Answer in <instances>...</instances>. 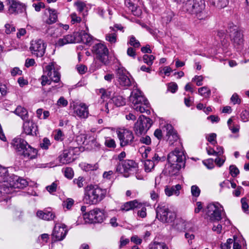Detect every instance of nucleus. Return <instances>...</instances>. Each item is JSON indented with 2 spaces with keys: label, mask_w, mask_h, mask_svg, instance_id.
<instances>
[{
  "label": "nucleus",
  "mask_w": 249,
  "mask_h": 249,
  "mask_svg": "<svg viewBox=\"0 0 249 249\" xmlns=\"http://www.w3.org/2000/svg\"><path fill=\"white\" fill-rule=\"evenodd\" d=\"M185 160L183 151L179 149H175L168 155V164L165 168L166 173L171 176L176 175L181 167L184 166Z\"/></svg>",
  "instance_id": "1"
},
{
  "label": "nucleus",
  "mask_w": 249,
  "mask_h": 249,
  "mask_svg": "<svg viewBox=\"0 0 249 249\" xmlns=\"http://www.w3.org/2000/svg\"><path fill=\"white\" fill-rule=\"evenodd\" d=\"M107 193V189L90 184L85 188L83 201L87 204L96 205L106 197Z\"/></svg>",
  "instance_id": "2"
},
{
  "label": "nucleus",
  "mask_w": 249,
  "mask_h": 249,
  "mask_svg": "<svg viewBox=\"0 0 249 249\" xmlns=\"http://www.w3.org/2000/svg\"><path fill=\"white\" fill-rule=\"evenodd\" d=\"M205 8L204 0H187L183 3L181 10L189 14L195 15L198 19L201 20L207 17Z\"/></svg>",
  "instance_id": "3"
},
{
  "label": "nucleus",
  "mask_w": 249,
  "mask_h": 249,
  "mask_svg": "<svg viewBox=\"0 0 249 249\" xmlns=\"http://www.w3.org/2000/svg\"><path fill=\"white\" fill-rule=\"evenodd\" d=\"M129 100L134 110L140 113L146 112L147 114H150L149 102L141 91L134 90L131 92Z\"/></svg>",
  "instance_id": "4"
},
{
  "label": "nucleus",
  "mask_w": 249,
  "mask_h": 249,
  "mask_svg": "<svg viewBox=\"0 0 249 249\" xmlns=\"http://www.w3.org/2000/svg\"><path fill=\"white\" fill-rule=\"evenodd\" d=\"M14 148L17 151L20 152L24 158L32 160L36 158L37 150L32 147L24 140L20 138H16L13 140L12 143Z\"/></svg>",
  "instance_id": "5"
},
{
  "label": "nucleus",
  "mask_w": 249,
  "mask_h": 249,
  "mask_svg": "<svg viewBox=\"0 0 249 249\" xmlns=\"http://www.w3.org/2000/svg\"><path fill=\"white\" fill-rule=\"evenodd\" d=\"M156 217L163 223H171L175 220L176 214L169 209L167 205L161 204L156 208Z\"/></svg>",
  "instance_id": "6"
},
{
  "label": "nucleus",
  "mask_w": 249,
  "mask_h": 249,
  "mask_svg": "<svg viewBox=\"0 0 249 249\" xmlns=\"http://www.w3.org/2000/svg\"><path fill=\"white\" fill-rule=\"evenodd\" d=\"M223 207L218 202L210 203L207 206L206 214L212 221H219L222 218Z\"/></svg>",
  "instance_id": "7"
},
{
  "label": "nucleus",
  "mask_w": 249,
  "mask_h": 249,
  "mask_svg": "<svg viewBox=\"0 0 249 249\" xmlns=\"http://www.w3.org/2000/svg\"><path fill=\"white\" fill-rule=\"evenodd\" d=\"M83 215L84 219L89 223H102L106 218L105 211L99 208H95Z\"/></svg>",
  "instance_id": "8"
},
{
  "label": "nucleus",
  "mask_w": 249,
  "mask_h": 249,
  "mask_svg": "<svg viewBox=\"0 0 249 249\" xmlns=\"http://www.w3.org/2000/svg\"><path fill=\"white\" fill-rule=\"evenodd\" d=\"M227 32L229 33L234 47L238 49H241L243 44V35L238 27L235 25H230Z\"/></svg>",
  "instance_id": "9"
},
{
  "label": "nucleus",
  "mask_w": 249,
  "mask_h": 249,
  "mask_svg": "<svg viewBox=\"0 0 249 249\" xmlns=\"http://www.w3.org/2000/svg\"><path fill=\"white\" fill-rule=\"evenodd\" d=\"M152 120L144 115H141L134 125V131L138 135L145 133L152 124Z\"/></svg>",
  "instance_id": "10"
},
{
  "label": "nucleus",
  "mask_w": 249,
  "mask_h": 249,
  "mask_svg": "<svg viewBox=\"0 0 249 249\" xmlns=\"http://www.w3.org/2000/svg\"><path fill=\"white\" fill-rule=\"evenodd\" d=\"M92 51L102 64L107 65L109 63L108 50L106 45L102 43L96 44L93 46Z\"/></svg>",
  "instance_id": "11"
},
{
  "label": "nucleus",
  "mask_w": 249,
  "mask_h": 249,
  "mask_svg": "<svg viewBox=\"0 0 249 249\" xmlns=\"http://www.w3.org/2000/svg\"><path fill=\"white\" fill-rule=\"evenodd\" d=\"M138 167L137 163L133 160H123L118 164L116 171L121 174H127L130 171L136 170ZM124 177H128V175H124Z\"/></svg>",
  "instance_id": "12"
},
{
  "label": "nucleus",
  "mask_w": 249,
  "mask_h": 249,
  "mask_svg": "<svg viewBox=\"0 0 249 249\" xmlns=\"http://www.w3.org/2000/svg\"><path fill=\"white\" fill-rule=\"evenodd\" d=\"M46 48L43 40L38 39L31 41L29 50L33 55L40 57L44 55Z\"/></svg>",
  "instance_id": "13"
},
{
  "label": "nucleus",
  "mask_w": 249,
  "mask_h": 249,
  "mask_svg": "<svg viewBox=\"0 0 249 249\" xmlns=\"http://www.w3.org/2000/svg\"><path fill=\"white\" fill-rule=\"evenodd\" d=\"M118 137L121 146L130 145L134 141V135L132 131L124 129L118 131Z\"/></svg>",
  "instance_id": "14"
},
{
  "label": "nucleus",
  "mask_w": 249,
  "mask_h": 249,
  "mask_svg": "<svg viewBox=\"0 0 249 249\" xmlns=\"http://www.w3.org/2000/svg\"><path fill=\"white\" fill-rule=\"evenodd\" d=\"M67 232L66 225L62 224H56L52 234V240L54 242L61 241L64 239Z\"/></svg>",
  "instance_id": "15"
},
{
  "label": "nucleus",
  "mask_w": 249,
  "mask_h": 249,
  "mask_svg": "<svg viewBox=\"0 0 249 249\" xmlns=\"http://www.w3.org/2000/svg\"><path fill=\"white\" fill-rule=\"evenodd\" d=\"M44 74H46L52 81L55 83L58 82L60 80V74L54 68V63H51L47 65L44 70Z\"/></svg>",
  "instance_id": "16"
},
{
  "label": "nucleus",
  "mask_w": 249,
  "mask_h": 249,
  "mask_svg": "<svg viewBox=\"0 0 249 249\" xmlns=\"http://www.w3.org/2000/svg\"><path fill=\"white\" fill-rule=\"evenodd\" d=\"M8 12L11 14H17L24 10V6L16 0H6Z\"/></svg>",
  "instance_id": "17"
},
{
  "label": "nucleus",
  "mask_w": 249,
  "mask_h": 249,
  "mask_svg": "<svg viewBox=\"0 0 249 249\" xmlns=\"http://www.w3.org/2000/svg\"><path fill=\"white\" fill-rule=\"evenodd\" d=\"M74 113L81 119H86L89 115L88 107L83 103L73 106Z\"/></svg>",
  "instance_id": "18"
},
{
  "label": "nucleus",
  "mask_w": 249,
  "mask_h": 249,
  "mask_svg": "<svg viewBox=\"0 0 249 249\" xmlns=\"http://www.w3.org/2000/svg\"><path fill=\"white\" fill-rule=\"evenodd\" d=\"M23 132L28 135H37V126L33 121H24L23 124Z\"/></svg>",
  "instance_id": "19"
},
{
  "label": "nucleus",
  "mask_w": 249,
  "mask_h": 249,
  "mask_svg": "<svg viewBox=\"0 0 249 249\" xmlns=\"http://www.w3.org/2000/svg\"><path fill=\"white\" fill-rule=\"evenodd\" d=\"M58 160L62 164H68L74 160L73 149H66L58 157Z\"/></svg>",
  "instance_id": "20"
},
{
  "label": "nucleus",
  "mask_w": 249,
  "mask_h": 249,
  "mask_svg": "<svg viewBox=\"0 0 249 249\" xmlns=\"http://www.w3.org/2000/svg\"><path fill=\"white\" fill-rule=\"evenodd\" d=\"M117 75L120 85L123 87H129L131 85L130 79L125 75V71L123 68L117 70Z\"/></svg>",
  "instance_id": "21"
},
{
  "label": "nucleus",
  "mask_w": 249,
  "mask_h": 249,
  "mask_svg": "<svg viewBox=\"0 0 249 249\" xmlns=\"http://www.w3.org/2000/svg\"><path fill=\"white\" fill-rule=\"evenodd\" d=\"M165 128L166 130L167 141L169 142V144L172 145L178 140V136L172 125L167 124L165 126Z\"/></svg>",
  "instance_id": "22"
},
{
  "label": "nucleus",
  "mask_w": 249,
  "mask_h": 249,
  "mask_svg": "<svg viewBox=\"0 0 249 249\" xmlns=\"http://www.w3.org/2000/svg\"><path fill=\"white\" fill-rule=\"evenodd\" d=\"M76 43L83 42L85 44H89L92 40V37L85 31L81 30L75 32Z\"/></svg>",
  "instance_id": "23"
},
{
  "label": "nucleus",
  "mask_w": 249,
  "mask_h": 249,
  "mask_svg": "<svg viewBox=\"0 0 249 249\" xmlns=\"http://www.w3.org/2000/svg\"><path fill=\"white\" fill-rule=\"evenodd\" d=\"M142 206V204L136 199L124 203L121 206L120 210L122 211L127 212L131 210H133L135 208H140Z\"/></svg>",
  "instance_id": "24"
},
{
  "label": "nucleus",
  "mask_w": 249,
  "mask_h": 249,
  "mask_svg": "<svg viewBox=\"0 0 249 249\" xmlns=\"http://www.w3.org/2000/svg\"><path fill=\"white\" fill-rule=\"evenodd\" d=\"M75 32L72 35H68L59 38L56 43V45L61 47L69 43H75Z\"/></svg>",
  "instance_id": "25"
},
{
  "label": "nucleus",
  "mask_w": 249,
  "mask_h": 249,
  "mask_svg": "<svg viewBox=\"0 0 249 249\" xmlns=\"http://www.w3.org/2000/svg\"><path fill=\"white\" fill-rule=\"evenodd\" d=\"M36 215L39 218L45 220H53L55 217L54 213L52 211L48 210L38 211L36 213Z\"/></svg>",
  "instance_id": "26"
},
{
  "label": "nucleus",
  "mask_w": 249,
  "mask_h": 249,
  "mask_svg": "<svg viewBox=\"0 0 249 249\" xmlns=\"http://www.w3.org/2000/svg\"><path fill=\"white\" fill-rule=\"evenodd\" d=\"M181 188V185L179 184L173 186L170 188L166 187L165 189V193L168 196H170L173 195L178 196L179 195V191Z\"/></svg>",
  "instance_id": "27"
},
{
  "label": "nucleus",
  "mask_w": 249,
  "mask_h": 249,
  "mask_svg": "<svg viewBox=\"0 0 249 249\" xmlns=\"http://www.w3.org/2000/svg\"><path fill=\"white\" fill-rule=\"evenodd\" d=\"M19 179V177L12 175L9 176V175L5 179H4V184H6L8 186V188H10L11 189V193H12L14 191V187H13L12 183H17V181H18Z\"/></svg>",
  "instance_id": "28"
},
{
  "label": "nucleus",
  "mask_w": 249,
  "mask_h": 249,
  "mask_svg": "<svg viewBox=\"0 0 249 249\" xmlns=\"http://www.w3.org/2000/svg\"><path fill=\"white\" fill-rule=\"evenodd\" d=\"M14 112L24 121L27 120L28 119V113L27 110L21 106L17 107Z\"/></svg>",
  "instance_id": "29"
},
{
  "label": "nucleus",
  "mask_w": 249,
  "mask_h": 249,
  "mask_svg": "<svg viewBox=\"0 0 249 249\" xmlns=\"http://www.w3.org/2000/svg\"><path fill=\"white\" fill-rule=\"evenodd\" d=\"M49 12V17L46 20V23L48 24H52L56 22L57 20V12L55 9H48Z\"/></svg>",
  "instance_id": "30"
},
{
  "label": "nucleus",
  "mask_w": 249,
  "mask_h": 249,
  "mask_svg": "<svg viewBox=\"0 0 249 249\" xmlns=\"http://www.w3.org/2000/svg\"><path fill=\"white\" fill-rule=\"evenodd\" d=\"M11 193V189L8 188L6 184H2L0 185V200L5 199L4 196L6 194Z\"/></svg>",
  "instance_id": "31"
},
{
  "label": "nucleus",
  "mask_w": 249,
  "mask_h": 249,
  "mask_svg": "<svg viewBox=\"0 0 249 249\" xmlns=\"http://www.w3.org/2000/svg\"><path fill=\"white\" fill-rule=\"evenodd\" d=\"M111 100L117 107L123 106L125 104V99L120 95H115Z\"/></svg>",
  "instance_id": "32"
},
{
  "label": "nucleus",
  "mask_w": 249,
  "mask_h": 249,
  "mask_svg": "<svg viewBox=\"0 0 249 249\" xmlns=\"http://www.w3.org/2000/svg\"><path fill=\"white\" fill-rule=\"evenodd\" d=\"M210 2L215 7L222 8L228 4L229 1L228 0H210Z\"/></svg>",
  "instance_id": "33"
},
{
  "label": "nucleus",
  "mask_w": 249,
  "mask_h": 249,
  "mask_svg": "<svg viewBox=\"0 0 249 249\" xmlns=\"http://www.w3.org/2000/svg\"><path fill=\"white\" fill-rule=\"evenodd\" d=\"M149 249H168V248L163 242H154L150 245Z\"/></svg>",
  "instance_id": "34"
},
{
  "label": "nucleus",
  "mask_w": 249,
  "mask_h": 249,
  "mask_svg": "<svg viewBox=\"0 0 249 249\" xmlns=\"http://www.w3.org/2000/svg\"><path fill=\"white\" fill-rule=\"evenodd\" d=\"M16 182L17 183H12L13 187H14L15 189H22L28 185V182L25 179L20 178L19 177L18 181H17Z\"/></svg>",
  "instance_id": "35"
},
{
  "label": "nucleus",
  "mask_w": 249,
  "mask_h": 249,
  "mask_svg": "<svg viewBox=\"0 0 249 249\" xmlns=\"http://www.w3.org/2000/svg\"><path fill=\"white\" fill-rule=\"evenodd\" d=\"M217 149H219L218 151H216L212 148L207 149V152L208 155H215L216 156H220L223 154V148L221 146H218Z\"/></svg>",
  "instance_id": "36"
},
{
  "label": "nucleus",
  "mask_w": 249,
  "mask_h": 249,
  "mask_svg": "<svg viewBox=\"0 0 249 249\" xmlns=\"http://www.w3.org/2000/svg\"><path fill=\"white\" fill-rule=\"evenodd\" d=\"M155 163L153 162L151 160H147L144 161V170L146 172H150L154 169Z\"/></svg>",
  "instance_id": "37"
},
{
  "label": "nucleus",
  "mask_w": 249,
  "mask_h": 249,
  "mask_svg": "<svg viewBox=\"0 0 249 249\" xmlns=\"http://www.w3.org/2000/svg\"><path fill=\"white\" fill-rule=\"evenodd\" d=\"M99 93L101 94V98L104 102L106 99H108L111 96V92L104 89H101L99 90Z\"/></svg>",
  "instance_id": "38"
},
{
  "label": "nucleus",
  "mask_w": 249,
  "mask_h": 249,
  "mask_svg": "<svg viewBox=\"0 0 249 249\" xmlns=\"http://www.w3.org/2000/svg\"><path fill=\"white\" fill-rule=\"evenodd\" d=\"M83 169L86 172L96 170L98 168V164L95 163L94 164L89 163H84L83 167Z\"/></svg>",
  "instance_id": "39"
},
{
  "label": "nucleus",
  "mask_w": 249,
  "mask_h": 249,
  "mask_svg": "<svg viewBox=\"0 0 249 249\" xmlns=\"http://www.w3.org/2000/svg\"><path fill=\"white\" fill-rule=\"evenodd\" d=\"M150 197L154 201H157L159 198L160 190L158 188L156 187V183H155V187L153 190L151 191L150 193Z\"/></svg>",
  "instance_id": "40"
},
{
  "label": "nucleus",
  "mask_w": 249,
  "mask_h": 249,
  "mask_svg": "<svg viewBox=\"0 0 249 249\" xmlns=\"http://www.w3.org/2000/svg\"><path fill=\"white\" fill-rule=\"evenodd\" d=\"M198 93L205 97H208L211 94V90L206 87H203L198 89Z\"/></svg>",
  "instance_id": "41"
},
{
  "label": "nucleus",
  "mask_w": 249,
  "mask_h": 249,
  "mask_svg": "<svg viewBox=\"0 0 249 249\" xmlns=\"http://www.w3.org/2000/svg\"><path fill=\"white\" fill-rule=\"evenodd\" d=\"M155 57L153 55L144 54L143 56V60L145 63L149 66H151L153 63V60Z\"/></svg>",
  "instance_id": "42"
},
{
  "label": "nucleus",
  "mask_w": 249,
  "mask_h": 249,
  "mask_svg": "<svg viewBox=\"0 0 249 249\" xmlns=\"http://www.w3.org/2000/svg\"><path fill=\"white\" fill-rule=\"evenodd\" d=\"M117 35L115 33H108L106 36V39L110 43H114L116 41Z\"/></svg>",
  "instance_id": "43"
},
{
  "label": "nucleus",
  "mask_w": 249,
  "mask_h": 249,
  "mask_svg": "<svg viewBox=\"0 0 249 249\" xmlns=\"http://www.w3.org/2000/svg\"><path fill=\"white\" fill-rule=\"evenodd\" d=\"M50 145V141L47 138H44L40 143V147L44 150H47Z\"/></svg>",
  "instance_id": "44"
},
{
  "label": "nucleus",
  "mask_w": 249,
  "mask_h": 249,
  "mask_svg": "<svg viewBox=\"0 0 249 249\" xmlns=\"http://www.w3.org/2000/svg\"><path fill=\"white\" fill-rule=\"evenodd\" d=\"M200 193V190L199 187L196 185H193L191 187V194L192 195L196 197H197Z\"/></svg>",
  "instance_id": "45"
},
{
  "label": "nucleus",
  "mask_w": 249,
  "mask_h": 249,
  "mask_svg": "<svg viewBox=\"0 0 249 249\" xmlns=\"http://www.w3.org/2000/svg\"><path fill=\"white\" fill-rule=\"evenodd\" d=\"M5 32L6 34H10L16 31L15 27L13 24H6L5 25Z\"/></svg>",
  "instance_id": "46"
},
{
  "label": "nucleus",
  "mask_w": 249,
  "mask_h": 249,
  "mask_svg": "<svg viewBox=\"0 0 249 249\" xmlns=\"http://www.w3.org/2000/svg\"><path fill=\"white\" fill-rule=\"evenodd\" d=\"M229 169L230 174L233 177H236L239 174V170L235 165H231Z\"/></svg>",
  "instance_id": "47"
},
{
  "label": "nucleus",
  "mask_w": 249,
  "mask_h": 249,
  "mask_svg": "<svg viewBox=\"0 0 249 249\" xmlns=\"http://www.w3.org/2000/svg\"><path fill=\"white\" fill-rule=\"evenodd\" d=\"M8 175V172L7 168L3 167L0 165V177L2 178V181L4 182Z\"/></svg>",
  "instance_id": "48"
},
{
  "label": "nucleus",
  "mask_w": 249,
  "mask_h": 249,
  "mask_svg": "<svg viewBox=\"0 0 249 249\" xmlns=\"http://www.w3.org/2000/svg\"><path fill=\"white\" fill-rule=\"evenodd\" d=\"M85 179L82 177H79L77 178H74L73 180V182L74 184H76L79 188H81L83 186V182Z\"/></svg>",
  "instance_id": "49"
},
{
  "label": "nucleus",
  "mask_w": 249,
  "mask_h": 249,
  "mask_svg": "<svg viewBox=\"0 0 249 249\" xmlns=\"http://www.w3.org/2000/svg\"><path fill=\"white\" fill-rule=\"evenodd\" d=\"M71 18V22L72 24H75V23H79L81 21V18L80 17L77 16L75 13H71L70 15Z\"/></svg>",
  "instance_id": "50"
},
{
  "label": "nucleus",
  "mask_w": 249,
  "mask_h": 249,
  "mask_svg": "<svg viewBox=\"0 0 249 249\" xmlns=\"http://www.w3.org/2000/svg\"><path fill=\"white\" fill-rule=\"evenodd\" d=\"M129 44L135 48H138L140 46L139 41L133 36H130Z\"/></svg>",
  "instance_id": "51"
},
{
  "label": "nucleus",
  "mask_w": 249,
  "mask_h": 249,
  "mask_svg": "<svg viewBox=\"0 0 249 249\" xmlns=\"http://www.w3.org/2000/svg\"><path fill=\"white\" fill-rule=\"evenodd\" d=\"M105 144L108 147L114 148L116 147L115 141L111 138H108L106 139L105 142Z\"/></svg>",
  "instance_id": "52"
},
{
  "label": "nucleus",
  "mask_w": 249,
  "mask_h": 249,
  "mask_svg": "<svg viewBox=\"0 0 249 249\" xmlns=\"http://www.w3.org/2000/svg\"><path fill=\"white\" fill-rule=\"evenodd\" d=\"M48 76L46 74L42 75L41 79V85L42 86L46 85V84L50 85L51 84L52 80L48 78Z\"/></svg>",
  "instance_id": "53"
},
{
  "label": "nucleus",
  "mask_w": 249,
  "mask_h": 249,
  "mask_svg": "<svg viewBox=\"0 0 249 249\" xmlns=\"http://www.w3.org/2000/svg\"><path fill=\"white\" fill-rule=\"evenodd\" d=\"M240 117L243 122L248 121L249 120V112L247 110H243L241 113Z\"/></svg>",
  "instance_id": "54"
},
{
  "label": "nucleus",
  "mask_w": 249,
  "mask_h": 249,
  "mask_svg": "<svg viewBox=\"0 0 249 249\" xmlns=\"http://www.w3.org/2000/svg\"><path fill=\"white\" fill-rule=\"evenodd\" d=\"M74 201L71 198H68L66 201L63 202V207L64 208H67L68 210H69L71 208L72 206L73 205Z\"/></svg>",
  "instance_id": "55"
},
{
  "label": "nucleus",
  "mask_w": 249,
  "mask_h": 249,
  "mask_svg": "<svg viewBox=\"0 0 249 249\" xmlns=\"http://www.w3.org/2000/svg\"><path fill=\"white\" fill-rule=\"evenodd\" d=\"M75 5L77 7V11L81 13L83 11L85 8L86 7V4L80 1H78L75 3Z\"/></svg>",
  "instance_id": "56"
},
{
  "label": "nucleus",
  "mask_w": 249,
  "mask_h": 249,
  "mask_svg": "<svg viewBox=\"0 0 249 249\" xmlns=\"http://www.w3.org/2000/svg\"><path fill=\"white\" fill-rule=\"evenodd\" d=\"M65 176L68 178H71L73 176V171L71 168L67 167L65 170Z\"/></svg>",
  "instance_id": "57"
},
{
  "label": "nucleus",
  "mask_w": 249,
  "mask_h": 249,
  "mask_svg": "<svg viewBox=\"0 0 249 249\" xmlns=\"http://www.w3.org/2000/svg\"><path fill=\"white\" fill-rule=\"evenodd\" d=\"M33 6L35 8L36 12H39L41 8H44L45 6V4L42 2H39L37 3H34Z\"/></svg>",
  "instance_id": "58"
},
{
  "label": "nucleus",
  "mask_w": 249,
  "mask_h": 249,
  "mask_svg": "<svg viewBox=\"0 0 249 249\" xmlns=\"http://www.w3.org/2000/svg\"><path fill=\"white\" fill-rule=\"evenodd\" d=\"M178 89V85L175 83H171L168 86V90L175 93Z\"/></svg>",
  "instance_id": "59"
},
{
  "label": "nucleus",
  "mask_w": 249,
  "mask_h": 249,
  "mask_svg": "<svg viewBox=\"0 0 249 249\" xmlns=\"http://www.w3.org/2000/svg\"><path fill=\"white\" fill-rule=\"evenodd\" d=\"M204 164L207 167L208 169H212L213 168V160L212 159H210L203 161Z\"/></svg>",
  "instance_id": "60"
},
{
  "label": "nucleus",
  "mask_w": 249,
  "mask_h": 249,
  "mask_svg": "<svg viewBox=\"0 0 249 249\" xmlns=\"http://www.w3.org/2000/svg\"><path fill=\"white\" fill-rule=\"evenodd\" d=\"M242 204V208L244 212L247 211L249 208V205L247 203V199L246 197H243L241 199Z\"/></svg>",
  "instance_id": "61"
},
{
  "label": "nucleus",
  "mask_w": 249,
  "mask_h": 249,
  "mask_svg": "<svg viewBox=\"0 0 249 249\" xmlns=\"http://www.w3.org/2000/svg\"><path fill=\"white\" fill-rule=\"evenodd\" d=\"M216 137V134L211 133L207 137V139L210 142L212 143L213 144H214L216 143V141H215Z\"/></svg>",
  "instance_id": "62"
},
{
  "label": "nucleus",
  "mask_w": 249,
  "mask_h": 249,
  "mask_svg": "<svg viewBox=\"0 0 249 249\" xmlns=\"http://www.w3.org/2000/svg\"><path fill=\"white\" fill-rule=\"evenodd\" d=\"M140 141L142 143H144L146 145H149L151 142V138L148 136H145V137H142L140 138Z\"/></svg>",
  "instance_id": "63"
},
{
  "label": "nucleus",
  "mask_w": 249,
  "mask_h": 249,
  "mask_svg": "<svg viewBox=\"0 0 249 249\" xmlns=\"http://www.w3.org/2000/svg\"><path fill=\"white\" fill-rule=\"evenodd\" d=\"M225 160L226 158L225 157L220 158L219 156H218V157L215 159L214 162L219 167H220L224 163Z\"/></svg>",
  "instance_id": "64"
}]
</instances>
